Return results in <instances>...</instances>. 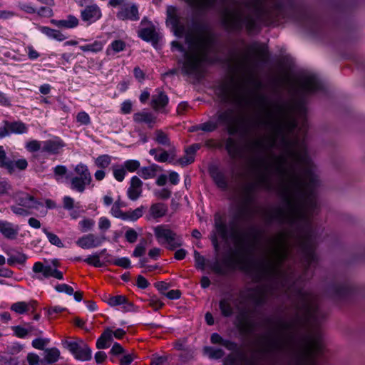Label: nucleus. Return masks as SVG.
<instances>
[{
    "label": "nucleus",
    "instance_id": "nucleus-1",
    "mask_svg": "<svg viewBox=\"0 0 365 365\" xmlns=\"http://www.w3.org/2000/svg\"><path fill=\"white\" fill-rule=\"evenodd\" d=\"M240 87V83L230 81L220 85L215 92L223 103L242 108L255 106L262 115L255 120L240 118L233 109L228 108L217 113V121L230 135L247 134L260 128L269 131V135L248 143L249 150L255 155L252 159L255 180L246 185L245 190L251 194L258 189H272L271 165L263 154L277 148L280 153L274 157V166L282 179L281 194L285 201L284 208L277 211V218L291 228L287 233L280 232L268 240L266 252L259 260H287L294 250L302 260H315L311 219L317 209L319 173L304 140L294 135L299 120L302 122L300 132L304 133L306 130V106L302 102L269 103L265 95L243 93Z\"/></svg>",
    "mask_w": 365,
    "mask_h": 365
},
{
    "label": "nucleus",
    "instance_id": "nucleus-2",
    "mask_svg": "<svg viewBox=\"0 0 365 365\" xmlns=\"http://www.w3.org/2000/svg\"><path fill=\"white\" fill-rule=\"evenodd\" d=\"M199 11L212 9L217 0H185ZM279 0H243L235 1L233 8H227L223 13V22L231 30L245 27L248 32L257 29L258 21L266 22L278 18L282 12Z\"/></svg>",
    "mask_w": 365,
    "mask_h": 365
},
{
    "label": "nucleus",
    "instance_id": "nucleus-3",
    "mask_svg": "<svg viewBox=\"0 0 365 365\" xmlns=\"http://www.w3.org/2000/svg\"><path fill=\"white\" fill-rule=\"evenodd\" d=\"M168 16L175 34L178 36L185 35L189 45V51H185L178 42L172 43L173 48L184 54V58L180 61L181 71L185 75L199 78L202 73V63L210 61L208 54L212 48V39L207 32L202 30L187 34L186 27L174 11L168 10Z\"/></svg>",
    "mask_w": 365,
    "mask_h": 365
},
{
    "label": "nucleus",
    "instance_id": "nucleus-4",
    "mask_svg": "<svg viewBox=\"0 0 365 365\" xmlns=\"http://www.w3.org/2000/svg\"><path fill=\"white\" fill-rule=\"evenodd\" d=\"M214 221L215 228L211 233V240L215 250H219V238L226 241L230 236L235 249L226 258V263L231 268L248 271L252 266L249 257L256 248L257 235L250 237L247 234L237 231L234 221L227 227L226 221L220 214L215 215Z\"/></svg>",
    "mask_w": 365,
    "mask_h": 365
},
{
    "label": "nucleus",
    "instance_id": "nucleus-5",
    "mask_svg": "<svg viewBox=\"0 0 365 365\" xmlns=\"http://www.w3.org/2000/svg\"><path fill=\"white\" fill-rule=\"evenodd\" d=\"M74 172L75 175L69 178V187L73 191L83 193L92 182L91 173L88 166L81 163L75 166Z\"/></svg>",
    "mask_w": 365,
    "mask_h": 365
},
{
    "label": "nucleus",
    "instance_id": "nucleus-6",
    "mask_svg": "<svg viewBox=\"0 0 365 365\" xmlns=\"http://www.w3.org/2000/svg\"><path fill=\"white\" fill-rule=\"evenodd\" d=\"M158 242L165 245L169 250H175L182 244V237L169 228L168 225H160L153 229Z\"/></svg>",
    "mask_w": 365,
    "mask_h": 365
},
{
    "label": "nucleus",
    "instance_id": "nucleus-7",
    "mask_svg": "<svg viewBox=\"0 0 365 365\" xmlns=\"http://www.w3.org/2000/svg\"><path fill=\"white\" fill-rule=\"evenodd\" d=\"M298 91L312 93L322 89V85L318 77L312 73L306 72L300 76L296 82Z\"/></svg>",
    "mask_w": 365,
    "mask_h": 365
},
{
    "label": "nucleus",
    "instance_id": "nucleus-8",
    "mask_svg": "<svg viewBox=\"0 0 365 365\" xmlns=\"http://www.w3.org/2000/svg\"><path fill=\"white\" fill-rule=\"evenodd\" d=\"M53 267L49 264H44L41 262L34 263L32 270L36 274L35 278L39 280H43L46 278L53 277L55 279H63V272L56 269L58 260H53Z\"/></svg>",
    "mask_w": 365,
    "mask_h": 365
},
{
    "label": "nucleus",
    "instance_id": "nucleus-9",
    "mask_svg": "<svg viewBox=\"0 0 365 365\" xmlns=\"http://www.w3.org/2000/svg\"><path fill=\"white\" fill-rule=\"evenodd\" d=\"M63 345L76 359L89 361L92 357L91 349L83 340L65 341Z\"/></svg>",
    "mask_w": 365,
    "mask_h": 365
},
{
    "label": "nucleus",
    "instance_id": "nucleus-10",
    "mask_svg": "<svg viewBox=\"0 0 365 365\" xmlns=\"http://www.w3.org/2000/svg\"><path fill=\"white\" fill-rule=\"evenodd\" d=\"M102 16L100 7L97 4H91L81 11V18L88 25L97 21Z\"/></svg>",
    "mask_w": 365,
    "mask_h": 365
},
{
    "label": "nucleus",
    "instance_id": "nucleus-11",
    "mask_svg": "<svg viewBox=\"0 0 365 365\" xmlns=\"http://www.w3.org/2000/svg\"><path fill=\"white\" fill-rule=\"evenodd\" d=\"M105 240L104 237H98L90 233L81 237L76 241V245L83 249L88 250L101 246Z\"/></svg>",
    "mask_w": 365,
    "mask_h": 365
},
{
    "label": "nucleus",
    "instance_id": "nucleus-12",
    "mask_svg": "<svg viewBox=\"0 0 365 365\" xmlns=\"http://www.w3.org/2000/svg\"><path fill=\"white\" fill-rule=\"evenodd\" d=\"M13 197L17 205L22 207L38 209L43 206L41 202L36 200L33 196L26 192H17Z\"/></svg>",
    "mask_w": 365,
    "mask_h": 365
},
{
    "label": "nucleus",
    "instance_id": "nucleus-13",
    "mask_svg": "<svg viewBox=\"0 0 365 365\" xmlns=\"http://www.w3.org/2000/svg\"><path fill=\"white\" fill-rule=\"evenodd\" d=\"M20 227L8 221H0V233L7 240H14L17 239Z\"/></svg>",
    "mask_w": 365,
    "mask_h": 365
},
{
    "label": "nucleus",
    "instance_id": "nucleus-14",
    "mask_svg": "<svg viewBox=\"0 0 365 365\" xmlns=\"http://www.w3.org/2000/svg\"><path fill=\"white\" fill-rule=\"evenodd\" d=\"M224 365H261L254 359L247 358L242 354L229 355L224 361Z\"/></svg>",
    "mask_w": 365,
    "mask_h": 365
},
{
    "label": "nucleus",
    "instance_id": "nucleus-15",
    "mask_svg": "<svg viewBox=\"0 0 365 365\" xmlns=\"http://www.w3.org/2000/svg\"><path fill=\"white\" fill-rule=\"evenodd\" d=\"M117 17L120 20L137 21L139 19L138 9L136 5L123 4L117 13Z\"/></svg>",
    "mask_w": 365,
    "mask_h": 365
},
{
    "label": "nucleus",
    "instance_id": "nucleus-16",
    "mask_svg": "<svg viewBox=\"0 0 365 365\" xmlns=\"http://www.w3.org/2000/svg\"><path fill=\"white\" fill-rule=\"evenodd\" d=\"M64 146L65 143L61 138L54 137L42 141V152L53 155L58 154Z\"/></svg>",
    "mask_w": 365,
    "mask_h": 365
},
{
    "label": "nucleus",
    "instance_id": "nucleus-17",
    "mask_svg": "<svg viewBox=\"0 0 365 365\" xmlns=\"http://www.w3.org/2000/svg\"><path fill=\"white\" fill-rule=\"evenodd\" d=\"M142 186L143 182L138 177H132L127 190L128 197L133 201L138 200L142 194Z\"/></svg>",
    "mask_w": 365,
    "mask_h": 365
},
{
    "label": "nucleus",
    "instance_id": "nucleus-18",
    "mask_svg": "<svg viewBox=\"0 0 365 365\" xmlns=\"http://www.w3.org/2000/svg\"><path fill=\"white\" fill-rule=\"evenodd\" d=\"M105 302L110 307L122 306V310L129 312L132 310L133 304L128 302L124 295L108 296Z\"/></svg>",
    "mask_w": 365,
    "mask_h": 365
},
{
    "label": "nucleus",
    "instance_id": "nucleus-19",
    "mask_svg": "<svg viewBox=\"0 0 365 365\" xmlns=\"http://www.w3.org/2000/svg\"><path fill=\"white\" fill-rule=\"evenodd\" d=\"M200 148L198 144H194L185 150V154L183 157L179 158L174 164H178L184 167L191 164L195 160L196 151Z\"/></svg>",
    "mask_w": 365,
    "mask_h": 365
},
{
    "label": "nucleus",
    "instance_id": "nucleus-20",
    "mask_svg": "<svg viewBox=\"0 0 365 365\" xmlns=\"http://www.w3.org/2000/svg\"><path fill=\"white\" fill-rule=\"evenodd\" d=\"M169 98L168 96L160 90H156L152 96L151 106L155 110H160L168 104Z\"/></svg>",
    "mask_w": 365,
    "mask_h": 365
},
{
    "label": "nucleus",
    "instance_id": "nucleus-21",
    "mask_svg": "<svg viewBox=\"0 0 365 365\" xmlns=\"http://www.w3.org/2000/svg\"><path fill=\"white\" fill-rule=\"evenodd\" d=\"M28 166V163L26 159L21 158L17 160H10L6 158L2 168H6L9 173H11L16 170H25Z\"/></svg>",
    "mask_w": 365,
    "mask_h": 365
},
{
    "label": "nucleus",
    "instance_id": "nucleus-22",
    "mask_svg": "<svg viewBox=\"0 0 365 365\" xmlns=\"http://www.w3.org/2000/svg\"><path fill=\"white\" fill-rule=\"evenodd\" d=\"M51 22L57 27L65 29H73L79 24L78 19L73 15H68L65 19H52Z\"/></svg>",
    "mask_w": 365,
    "mask_h": 365
},
{
    "label": "nucleus",
    "instance_id": "nucleus-23",
    "mask_svg": "<svg viewBox=\"0 0 365 365\" xmlns=\"http://www.w3.org/2000/svg\"><path fill=\"white\" fill-rule=\"evenodd\" d=\"M133 120L137 123L148 124L150 128L155 123L156 118L150 112L141 111L133 115Z\"/></svg>",
    "mask_w": 365,
    "mask_h": 365
},
{
    "label": "nucleus",
    "instance_id": "nucleus-24",
    "mask_svg": "<svg viewBox=\"0 0 365 365\" xmlns=\"http://www.w3.org/2000/svg\"><path fill=\"white\" fill-rule=\"evenodd\" d=\"M167 211L168 207L166 205L161 202L155 203L150 207L148 219L150 220L162 217L165 215Z\"/></svg>",
    "mask_w": 365,
    "mask_h": 365
},
{
    "label": "nucleus",
    "instance_id": "nucleus-25",
    "mask_svg": "<svg viewBox=\"0 0 365 365\" xmlns=\"http://www.w3.org/2000/svg\"><path fill=\"white\" fill-rule=\"evenodd\" d=\"M113 340V330L110 328H107L97 339L96 347L99 349H106L110 346Z\"/></svg>",
    "mask_w": 365,
    "mask_h": 365
},
{
    "label": "nucleus",
    "instance_id": "nucleus-26",
    "mask_svg": "<svg viewBox=\"0 0 365 365\" xmlns=\"http://www.w3.org/2000/svg\"><path fill=\"white\" fill-rule=\"evenodd\" d=\"M210 175L215 183L219 188L222 190H226L227 188V179L223 172L215 168L210 171Z\"/></svg>",
    "mask_w": 365,
    "mask_h": 365
},
{
    "label": "nucleus",
    "instance_id": "nucleus-27",
    "mask_svg": "<svg viewBox=\"0 0 365 365\" xmlns=\"http://www.w3.org/2000/svg\"><path fill=\"white\" fill-rule=\"evenodd\" d=\"M40 31L45 34L48 38L54 39L58 41H63L67 38V37L60 31L53 29L48 26H41L39 28Z\"/></svg>",
    "mask_w": 365,
    "mask_h": 365
},
{
    "label": "nucleus",
    "instance_id": "nucleus-28",
    "mask_svg": "<svg viewBox=\"0 0 365 365\" xmlns=\"http://www.w3.org/2000/svg\"><path fill=\"white\" fill-rule=\"evenodd\" d=\"M35 302H31L29 303L25 302H18L14 303L11 305V309L17 314H22L29 312L31 309L34 311L35 309Z\"/></svg>",
    "mask_w": 365,
    "mask_h": 365
},
{
    "label": "nucleus",
    "instance_id": "nucleus-29",
    "mask_svg": "<svg viewBox=\"0 0 365 365\" xmlns=\"http://www.w3.org/2000/svg\"><path fill=\"white\" fill-rule=\"evenodd\" d=\"M226 149L232 158H238L242 156V150L239 144L233 139L228 138L226 142Z\"/></svg>",
    "mask_w": 365,
    "mask_h": 365
},
{
    "label": "nucleus",
    "instance_id": "nucleus-30",
    "mask_svg": "<svg viewBox=\"0 0 365 365\" xmlns=\"http://www.w3.org/2000/svg\"><path fill=\"white\" fill-rule=\"evenodd\" d=\"M43 354V359H42L43 364H53L58 360L60 351L57 348H49L44 350Z\"/></svg>",
    "mask_w": 365,
    "mask_h": 365
},
{
    "label": "nucleus",
    "instance_id": "nucleus-31",
    "mask_svg": "<svg viewBox=\"0 0 365 365\" xmlns=\"http://www.w3.org/2000/svg\"><path fill=\"white\" fill-rule=\"evenodd\" d=\"M6 125H8L10 133L23 134L28 132L27 125L21 121H6Z\"/></svg>",
    "mask_w": 365,
    "mask_h": 365
},
{
    "label": "nucleus",
    "instance_id": "nucleus-32",
    "mask_svg": "<svg viewBox=\"0 0 365 365\" xmlns=\"http://www.w3.org/2000/svg\"><path fill=\"white\" fill-rule=\"evenodd\" d=\"M125 48V43L122 40L113 41L106 49L108 56H114Z\"/></svg>",
    "mask_w": 365,
    "mask_h": 365
},
{
    "label": "nucleus",
    "instance_id": "nucleus-33",
    "mask_svg": "<svg viewBox=\"0 0 365 365\" xmlns=\"http://www.w3.org/2000/svg\"><path fill=\"white\" fill-rule=\"evenodd\" d=\"M231 298H224L220 301L219 306L222 314L224 317H230L233 314Z\"/></svg>",
    "mask_w": 365,
    "mask_h": 365
},
{
    "label": "nucleus",
    "instance_id": "nucleus-34",
    "mask_svg": "<svg viewBox=\"0 0 365 365\" xmlns=\"http://www.w3.org/2000/svg\"><path fill=\"white\" fill-rule=\"evenodd\" d=\"M9 257L7 259V263L11 265L24 264L27 259V257L25 254L21 252H16L14 254H9Z\"/></svg>",
    "mask_w": 365,
    "mask_h": 365
},
{
    "label": "nucleus",
    "instance_id": "nucleus-35",
    "mask_svg": "<svg viewBox=\"0 0 365 365\" xmlns=\"http://www.w3.org/2000/svg\"><path fill=\"white\" fill-rule=\"evenodd\" d=\"M218 127V123L217 120H209L207 122L199 124L197 125L194 126L192 128V131H195L198 130H203L205 132H212L217 129Z\"/></svg>",
    "mask_w": 365,
    "mask_h": 365
},
{
    "label": "nucleus",
    "instance_id": "nucleus-36",
    "mask_svg": "<svg viewBox=\"0 0 365 365\" xmlns=\"http://www.w3.org/2000/svg\"><path fill=\"white\" fill-rule=\"evenodd\" d=\"M103 48V43L100 41H95L93 43L79 46V48L84 52L97 53Z\"/></svg>",
    "mask_w": 365,
    "mask_h": 365
},
{
    "label": "nucleus",
    "instance_id": "nucleus-37",
    "mask_svg": "<svg viewBox=\"0 0 365 365\" xmlns=\"http://www.w3.org/2000/svg\"><path fill=\"white\" fill-rule=\"evenodd\" d=\"M157 168L158 166L156 165H152L148 167H143L139 171V175L140 177L145 180L153 178L156 175Z\"/></svg>",
    "mask_w": 365,
    "mask_h": 365
},
{
    "label": "nucleus",
    "instance_id": "nucleus-38",
    "mask_svg": "<svg viewBox=\"0 0 365 365\" xmlns=\"http://www.w3.org/2000/svg\"><path fill=\"white\" fill-rule=\"evenodd\" d=\"M205 354L210 359H218L224 356V351L221 349H216L211 346H205L203 349Z\"/></svg>",
    "mask_w": 365,
    "mask_h": 365
},
{
    "label": "nucleus",
    "instance_id": "nucleus-39",
    "mask_svg": "<svg viewBox=\"0 0 365 365\" xmlns=\"http://www.w3.org/2000/svg\"><path fill=\"white\" fill-rule=\"evenodd\" d=\"M95 165L101 169L108 168L111 163V157L108 155H101L95 159Z\"/></svg>",
    "mask_w": 365,
    "mask_h": 365
},
{
    "label": "nucleus",
    "instance_id": "nucleus-40",
    "mask_svg": "<svg viewBox=\"0 0 365 365\" xmlns=\"http://www.w3.org/2000/svg\"><path fill=\"white\" fill-rule=\"evenodd\" d=\"M238 326L244 331H250L252 329V323L248 317L244 314L237 317Z\"/></svg>",
    "mask_w": 365,
    "mask_h": 365
},
{
    "label": "nucleus",
    "instance_id": "nucleus-41",
    "mask_svg": "<svg viewBox=\"0 0 365 365\" xmlns=\"http://www.w3.org/2000/svg\"><path fill=\"white\" fill-rule=\"evenodd\" d=\"M155 140L160 145L169 146L170 145V139L168 135L162 130H157L155 132Z\"/></svg>",
    "mask_w": 365,
    "mask_h": 365
},
{
    "label": "nucleus",
    "instance_id": "nucleus-42",
    "mask_svg": "<svg viewBox=\"0 0 365 365\" xmlns=\"http://www.w3.org/2000/svg\"><path fill=\"white\" fill-rule=\"evenodd\" d=\"M113 174L114 178L118 181L122 182L125 176L126 170L123 165H116L113 166Z\"/></svg>",
    "mask_w": 365,
    "mask_h": 365
},
{
    "label": "nucleus",
    "instance_id": "nucleus-43",
    "mask_svg": "<svg viewBox=\"0 0 365 365\" xmlns=\"http://www.w3.org/2000/svg\"><path fill=\"white\" fill-rule=\"evenodd\" d=\"M138 34L142 39L147 41L153 40L155 36V30L151 27L141 29Z\"/></svg>",
    "mask_w": 365,
    "mask_h": 365
},
{
    "label": "nucleus",
    "instance_id": "nucleus-44",
    "mask_svg": "<svg viewBox=\"0 0 365 365\" xmlns=\"http://www.w3.org/2000/svg\"><path fill=\"white\" fill-rule=\"evenodd\" d=\"M43 232L46 235L49 242L58 247H63V244L60 238L55 234L48 231L46 228L43 229Z\"/></svg>",
    "mask_w": 365,
    "mask_h": 365
},
{
    "label": "nucleus",
    "instance_id": "nucleus-45",
    "mask_svg": "<svg viewBox=\"0 0 365 365\" xmlns=\"http://www.w3.org/2000/svg\"><path fill=\"white\" fill-rule=\"evenodd\" d=\"M143 211H144V207L141 206V207H139L135 209L134 210L125 212L126 220H131V221L137 220L138 218H140L143 215Z\"/></svg>",
    "mask_w": 365,
    "mask_h": 365
},
{
    "label": "nucleus",
    "instance_id": "nucleus-46",
    "mask_svg": "<svg viewBox=\"0 0 365 365\" xmlns=\"http://www.w3.org/2000/svg\"><path fill=\"white\" fill-rule=\"evenodd\" d=\"M54 177L57 181L61 180L63 177H66L67 179L68 169L64 165H57L53 168Z\"/></svg>",
    "mask_w": 365,
    "mask_h": 365
},
{
    "label": "nucleus",
    "instance_id": "nucleus-47",
    "mask_svg": "<svg viewBox=\"0 0 365 365\" xmlns=\"http://www.w3.org/2000/svg\"><path fill=\"white\" fill-rule=\"evenodd\" d=\"M12 191L10 182L4 178H0V195H9Z\"/></svg>",
    "mask_w": 365,
    "mask_h": 365
},
{
    "label": "nucleus",
    "instance_id": "nucleus-48",
    "mask_svg": "<svg viewBox=\"0 0 365 365\" xmlns=\"http://www.w3.org/2000/svg\"><path fill=\"white\" fill-rule=\"evenodd\" d=\"M94 225L95 221L88 218H84L78 222V225L82 232H86L91 230Z\"/></svg>",
    "mask_w": 365,
    "mask_h": 365
},
{
    "label": "nucleus",
    "instance_id": "nucleus-49",
    "mask_svg": "<svg viewBox=\"0 0 365 365\" xmlns=\"http://www.w3.org/2000/svg\"><path fill=\"white\" fill-rule=\"evenodd\" d=\"M10 208L13 213L19 216L25 217L31 214L29 210H31V208L30 207H25L20 206L19 205H11Z\"/></svg>",
    "mask_w": 365,
    "mask_h": 365
},
{
    "label": "nucleus",
    "instance_id": "nucleus-50",
    "mask_svg": "<svg viewBox=\"0 0 365 365\" xmlns=\"http://www.w3.org/2000/svg\"><path fill=\"white\" fill-rule=\"evenodd\" d=\"M123 165L126 171L133 173L140 168V163L137 160H128L123 163Z\"/></svg>",
    "mask_w": 365,
    "mask_h": 365
},
{
    "label": "nucleus",
    "instance_id": "nucleus-51",
    "mask_svg": "<svg viewBox=\"0 0 365 365\" xmlns=\"http://www.w3.org/2000/svg\"><path fill=\"white\" fill-rule=\"evenodd\" d=\"M146 248H147V241L145 240H141L135 247V248L133 251V256H134L135 257H139L143 256L146 251Z\"/></svg>",
    "mask_w": 365,
    "mask_h": 365
},
{
    "label": "nucleus",
    "instance_id": "nucleus-52",
    "mask_svg": "<svg viewBox=\"0 0 365 365\" xmlns=\"http://www.w3.org/2000/svg\"><path fill=\"white\" fill-rule=\"evenodd\" d=\"M83 261L95 267H101L103 266V263L101 262L98 255L96 252L92 255H89L88 257L84 259Z\"/></svg>",
    "mask_w": 365,
    "mask_h": 365
},
{
    "label": "nucleus",
    "instance_id": "nucleus-53",
    "mask_svg": "<svg viewBox=\"0 0 365 365\" xmlns=\"http://www.w3.org/2000/svg\"><path fill=\"white\" fill-rule=\"evenodd\" d=\"M106 262L109 263H112L115 265L121 267L125 269H128L130 267V260L128 257H120L118 258L113 261H110L109 259H106Z\"/></svg>",
    "mask_w": 365,
    "mask_h": 365
},
{
    "label": "nucleus",
    "instance_id": "nucleus-54",
    "mask_svg": "<svg viewBox=\"0 0 365 365\" xmlns=\"http://www.w3.org/2000/svg\"><path fill=\"white\" fill-rule=\"evenodd\" d=\"M25 148L30 152H36L42 150V142L36 140H32L26 143Z\"/></svg>",
    "mask_w": 365,
    "mask_h": 365
},
{
    "label": "nucleus",
    "instance_id": "nucleus-55",
    "mask_svg": "<svg viewBox=\"0 0 365 365\" xmlns=\"http://www.w3.org/2000/svg\"><path fill=\"white\" fill-rule=\"evenodd\" d=\"M110 214L116 218L121 219L123 220H126L125 212L121 210V207L118 206L117 205H113Z\"/></svg>",
    "mask_w": 365,
    "mask_h": 365
},
{
    "label": "nucleus",
    "instance_id": "nucleus-56",
    "mask_svg": "<svg viewBox=\"0 0 365 365\" xmlns=\"http://www.w3.org/2000/svg\"><path fill=\"white\" fill-rule=\"evenodd\" d=\"M55 290L59 293H66L68 295H73V289L66 284H58L55 286Z\"/></svg>",
    "mask_w": 365,
    "mask_h": 365
},
{
    "label": "nucleus",
    "instance_id": "nucleus-57",
    "mask_svg": "<svg viewBox=\"0 0 365 365\" xmlns=\"http://www.w3.org/2000/svg\"><path fill=\"white\" fill-rule=\"evenodd\" d=\"M23 346L17 342H14L9 345L6 348V351L9 354L16 355L21 351Z\"/></svg>",
    "mask_w": 365,
    "mask_h": 365
},
{
    "label": "nucleus",
    "instance_id": "nucleus-58",
    "mask_svg": "<svg viewBox=\"0 0 365 365\" xmlns=\"http://www.w3.org/2000/svg\"><path fill=\"white\" fill-rule=\"evenodd\" d=\"M12 330L14 331L15 336L19 338L23 339L28 336V331L26 326H14L12 327Z\"/></svg>",
    "mask_w": 365,
    "mask_h": 365
},
{
    "label": "nucleus",
    "instance_id": "nucleus-59",
    "mask_svg": "<svg viewBox=\"0 0 365 365\" xmlns=\"http://www.w3.org/2000/svg\"><path fill=\"white\" fill-rule=\"evenodd\" d=\"M194 258L195 262V266L197 269L203 270L205 266V259L198 252L195 251Z\"/></svg>",
    "mask_w": 365,
    "mask_h": 365
},
{
    "label": "nucleus",
    "instance_id": "nucleus-60",
    "mask_svg": "<svg viewBox=\"0 0 365 365\" xmlns=\"http://www.w3.org/2000/svg\"><path fill=\"white\" fill-rule=\"evenodd\" d=\"M27 361L29 365H43V361L40 359L39 356L34 353L27 355Z\"/></svg>",
    "mask_w": 365,
    "mask_h": 365
},
{
    "label": "nucleus",
    "instance_id": "nucleus-61",
    "mask_svg": "<svg viewBox=\"0 0 365 365\" xmlns=\"http://www.w3.org/2000/svg\"><path fill=\"white\" fill-rule=\"evenodd\" d=\"M76 120L81 125H88L91 123V118L88 114L84 111L78 113Z\"/></svg>",
    "mask_w": 365,
    "mask_h": 365
},
{
    "label": "nucleus",
    "instance_id": "nucleus-62",
    "mask_svg": "<svg viewBox=\"0 0 365 365\" xmlns=\"http://www.w3.org/2000/svg\"><path fill=\"white\" fill-rule=\"evenodd\" d=\"M18 7L27 14H32L36 12V9L31 4L19 2Z\"/></svg>",
    "mask_w": 365,
    "mask_h": 365
},
{
    "label": "nucleus",
    "instance_id": "nucleus-63",
    "mask_svg": "<svg viewBox=\"0 0 365 365\" xmlns=\"http://www.w3.org/2000/svg\"><path fill=\"white\" fill-rule=\"evenodd\" d=\"M111 223L108 218L101 217L98 220V228L102 231H106L110 227Z\"/></svg>",
    "mask_w": 365,
    "mask_h": 365
},
{
    "label": "nucleus",
    "instance_id": "nucleus-64",
    "mask_svg": "<svg viewBox=\"0 0 365 365\" xmlns=\"http://www.w3.org/2000/svg\"><path fill=\"white\" fill-rule=\"evenodd\" d=\"M1 365H17L18 361L15 358L11 356L0 355Z\"/></svg>",
    "mask_w": 365,
    "mask_h": 365
}]
</instances>
